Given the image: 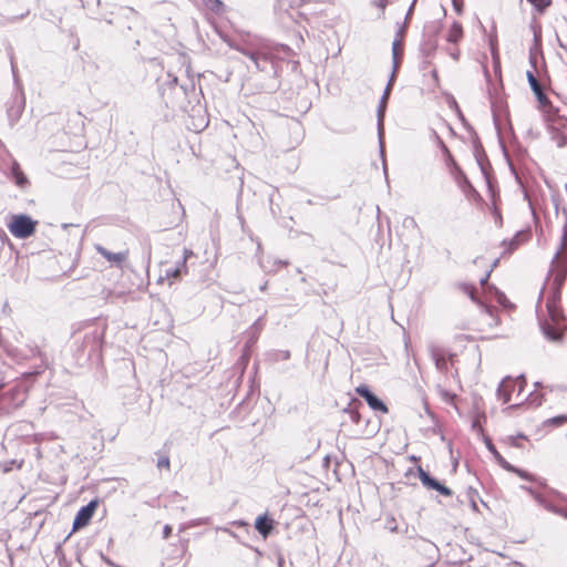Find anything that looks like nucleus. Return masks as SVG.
<instances>
[{
    "label": "nucleus",
    "instance_id": "obj_1",
    "mask_svg": "<svg viewBox=\"0 0 567 567\" xmlns=\"http://www.w3.org/2000/svg\"><path fill=\"white\" fill-rule=\"evenodd\" d=\"M566 279L567 250H556L536 305L540 331L550 342H561L564 339L565 330L561 323L565 321V315L560 307V299Z\"/></svg>",
    "mask_w": 567,
    "mask_h": 567
},
{
    "label": "nucleus",
    "instance_id": "obj_2",
    "mask_svg": "<svg viewBox=\"0 0 567 567\" xmlns=\"http://www.w3.org/2000/svg\"><path fill=\"white\" fill-rule=\"evenodd\" d=\"M103 340L104 333L99 329L85 333L80 346L75 348L76 360L82 363L93 358H99L102 351Z\"/></svg>",
    "mask_w": 567,
    "mask_h": 567
},
{
    "label": "nucleus",
    "instance_id": "obj_3",
    "mask_svg": "<svg viewBox=\"0 0 567 567\" xmlns=\"http://www.w3.org/2000/svg\"><path fill=\"white\" fill-rule=\"evenodd\" d=\"M12 357L18 363H22L29 360L37 361L30 370L22 373L27 378L42 374L48 367L45 355L37 346L27 347L24 349H16L12 352Z\"/></svg>",
    "mask_w": 567,
    "mask_h": 567
},
{
    "label": "nucleus",
    "instance_id": "obj_4",
    "mask_svg": "<svg viewBox=\"0 0 567 567\" xmlns=\"http://www.w3.org/2000/svg\"><path fill=\"white\" fill-rule=\"evenodd\" d=\"M38 221L27 215H13L8 224L10 233L18 238H28L35 231Z\"/></svg>",
    "mask_w": 567,
    "mask_h": 567
},
{
    "label": "nucleus",
    "instance_id": "obj_5",
    "mask_svg": "<svg viewBox=\"0 0 567 567\" xmlns=\"http://www.w3.org/2000/svg\"><path fill=\"white\" fill-rule=\"evenodd\" d=\"M526 385V378L524 374L518 375L516 379L512 377H505L501 383L498 384L496 394L503 403H508L511 401V395L513 392H517L519 395Z\"/></svg>",
    "mask_w": 567,
    "mask_h": 567
},
{
    "label": "nucleus",
    "instance_id": "obj_6",
    "mask_svg": "<svg viewBox=\"0 0 567 567\" xmlns=\"http://www.w3.org/2000/svg\"><path fill=\"white\" fill-rule=\"evenodd\" d=\"M238 51L241 52L244 55L248 56L254 62L256 68L261 71L264 70V68L261 66V62L274 63L276 58L275 48L267 44L258 47L255 51L245 49H238Z\"/></svg>",
    "mask_w": 567,
    "mask_h": 567
},
{
    "label": "nucleus",
    "instance_id": "obj_7",
    "mask_svg": "<svg viewBox=\"0 0 567 567\" xmlns=\"http://www.w3.org/2000/svg\"><path fill=\"white\" fill-rule=\"evenodd\" d=\"M417 477L421 484L426 489L436 491L440 495L445 497H451L453 495V491L447 487L445 484L440 482L437 478L432 476L427 471H425L422 466H417Z\"/></svg>",
    "mask_w": 567,
    "mask_h": 567
},
{
    "label": "nucleus",
    "instance_id": "obj_8",
    "mask_svg": "<svg viewBox=\"0 0 567 567\" xmlns=\"http://www.w3.org/2000/svg\"><path fill=\"white\" fill-rule=\"evenodd\" d=\"M355 393L361 396L369 408L374 412L386 414L389 412L388 405L380 399L367 384H360L355 388Z\"/></svg>",
    "mask_w": 567,
    "mask_h": 567
},
{
    "label": "nucleus",
    "instance_id": "obj_9",
    "mask_svg": "<svg viewBox=\"0 0 567 567\" xmlns=\"http://www.w3.org/2000/svg\"><path fill=\"white\" fill-rule=\"evenodd\" d=\"M549 132L551 140L558 147H564L567 144V120L559 115L549 117Z\"/></svg>",
    "mask_w": 567,
    "mask_h": 567
},
{
    "label": "nucleus",
    "instance_id": "obj_10",
    "mask_svg": "<svg viewBox=\"0 0 567 567\" xmlns=\"http://www.w3.org/2000/svg\"><path fill=\"white\" fill-rule=\"evenodd\" d=\"M546 493L539 499L538 505L544 507L546 511L556 514L558 508L563 506L564 503H567V496L557 489L545 487Z\"/></svg>",
    "mask_w": 567,
    "mask_h": 567
},
{
    "label": "nucleus",
    "instance_id": "obj_11",
    "mask_svg": "<svg viewBox=\"0 0 567 567\" xmlns=\"http://www.w3.org/2000/svg\"><path fill=\"white\" fill-rule=\"evenodd\" d=\"M99 504V498H93L86 505L82 506L75 514L72 530H78L89 525Z\"/></svg>",
    "mask_w": 567,
    "mask_h": 567
},
{
    "label": "nucleus",
    "instance_id": "obj_12",
    "mask_svg": "<svg viewBox=\"0 0 567 567\" xmlns=\"http://www.w3.org/2000/svg\"><path fill=\"white\" fill-rule=\"evenodd\" d=\"M257 261L260 268L266 274L277 272L281 267L287 266L288 261L284 259L276 258L265 250H258L256 254Z\"/></svg>",
    "mask_w": 567,
    "mask_h": 567
},
{
    "label": "nucleus",
    "instance_id": "obj_13",
    "mask_svg": "<svg viewBox=\"0 0 567 567\" xmlns=\"http://www.w3.org/2000/svg\"><path fill=\"white\" fill-rule=\"evenodd\" d=\"M395 231L401 238H414L419 235V227L413 217H404L400 225L395 226Z\"/></svg>",
    "mask_w": 567,
    "mask_h": 567
},
{
    "label": "nucleus",
    "instance_id": "obj_14",
    "mask_svg": "<svg viewBox=\"0 0 567 567\" xmlns=\"http://www.w3.org/2000/svg\"><path fill=\"white\" fill-rule=\"evenodd\" d=\"M480 262H485L486 270L483 274V276L480 278V285L482 287H485L488 285V279L491 277V274L493 270L497 267L499 262V257H486V256H478L473 260L474 265H477Z\"/></svg>",
    "mask_w": 567,
    "mask_h": 567
},
{
    "label": "nucleus",
    "instance_id": "obj_15",
    "mask_svg": "<svg viewBox=\"0 0 567 567\" xmlns=\"http://www.w3.org/2000/svg\"><path fill=\"white\" fill-rule=\"evenodd\" d=\"M275 524V519L268 513H264L256 518L255 528L266 539L272 533Z\"/></svg>",
    "mask_w": 567,
    "mask_h": 567
},
{
    "label": "nucleus",
    "instance_id": "obj_16",
    "mask_svg": "<svg viewBox=\"0 0 567 567\" xmlns=\"http://www.w3.org/2000/svg\"><path fill=\"white\" fill-rule=\"evenodd\" d=\"M192 258H198V254H195L194 250H183V260L181 264L176 266H172L165 269V274L167 277H179L181 274L186 269V264L192 260Z\"/></svg>",
    "mask_w": 567,
    "mask_h": 567
},
{
    "label": "nucleus",
    "instance_id": "obj_17",
    "mask_svg": "<svg viewBox=\"0 0 567 567\" xmlns=\"http://www.w3.org/2000/svg\"><path fill=\"white\" fill-rule=\"evenodd\" d=\"M527 79H528V82H529V85L533 90V92L535 93L538 102L545 106L547 104H549V99L547 97V95L544 93L543 89H542V85L539 83V81L536 79V76L534 75L533 72L528 71L527 72Z\"/></svg>",
    "mask_w": 567,
    "mask_h": 567
},
{
    "label": "nucleus",
    "instance_id": "obj_18",
    "mask_svg": "<svg viewBox=\"0 0 567 567\" xmlns=\"http://www.w3.org/2000/svg\"><path fill=\"white\" fill-rule=\"evenodd\" d=\"M107 261L113 265L124 268V262L126 261L128 250H120L117 252H113L112 250H97Z\"/></svg>",
    "mask_w": 567,
    "mask_h": 567
},
{
    "label": "nucleus",
    "instance_id": "obj_19",
    "mask_svg": "<svg viewBox=\"0 0 567 567\" xmlns=\"http://www.w3.org/2000/svg\"><path fill=\"white\" fill-rule=\"evenodd\" d=\"M505 471L507 472H511V473H514L516 475H518L520 478L525 480V481H528V482H533V483H536L538 484L539 486L542 487H546V481L539 476H536L520 467H517L513 464H511V467L509 468H506Z\"/></svg>",
    "mask_w": 567,
    "mask_h": 567
},
{
    "label": "nucleus",
    "instance_id": "obj_20",
    "mask_svg": "<svg viewBox=\"0 0 567 567\" xmlns=\"http://www.w3.org/2000/svg\"><path fill=\"white\" fill-rule=\"evenodd\" d=\"M362 408V402L359 399L352 398L348 403L347 408L343 409V413L348 414L350 420L354 424H360L361 414L359 409Z\"/></svg>",
    "mask_w": 567,
    "mask_h": 567
},
{
    "label": "nucleus",
    "instance_id": "obj_21",
    "mask_svg": "<svg viewBox=\"0 0 567 567\" xmlns=\"http://www.w3.org/2000/svg\"><path fill=\"white\" fill-rule=\"evenodd\" d=\"M444 152L446 153V163L451 169L452 175L454 176L457 184L462 185L466 182L465 175L454 161L453 156L451 155L450 151L446 146H443Z\"/></svg>",
    "mask_w": 567,
    "mask_h": 567
},
{
    "label": "nucleus",
    "instance_id": "obj_22",
    "mask_svg": "<svg viewBox=\"0 0 567 567\" xmlns=\"http://www.w3.org/2000/svg\"><path fill=\"white\" fill-rule=\"evenodd\" d=\"M484 443L488 452L494 456L496 463L503 468H509L511 463L507 462L503 455L497 451L496 446L494 445L493 441L488 436H484Z\"/></svg>",
    "mask_w": 567,
    "mask_h": 567
},
{
    "label": "nucleus",
    "instance_id": "obj_23",
    "mask_svg": "<svg viewBox=\"0 0 567 567\" xmlns=\"http://www.w3.org/2000/svg\"><path fill=\"white\" fill-rule=\"evenodd\" d=\"M464 37V30L458 21H454L446 33V41L453 44L460 43Z\"/></svg>",
    "mask_w": 567,
    "mask_h": 567
},
{
    "label": "nucleus",
    "instance_id": "obj_24",
    "mask_svg": "<svg viewBox=\"0 0 567 567\" xmlns=\"http://www.w3.org/2000/svg\"><path fill=\"white\" fill-rule=\"evenodd\" d=\"M532 236L533 234L530 229L520 230L512 238L509 247L518 248L519 246L527 245L530 241Z\"/></svg>",
    "mask_w": 567,
    "mask_h": 567
},
{
    "label": "nucleus",
    "instance_id": "obj_25",
    "mask_svg": "<svg viewBox=\"0 0 567 567\" xmlns=\"http://www.w3.org/2000/svg\"><path fill=\"white\" fill-rule=\"evenodd\" d=\"M538 14H544L553 4V0H526Z\"/></svg>",
    "mask_w": 567,
    "mask_h": 567
},
{
    "label": "nucleus",
    "instance_id": "obj_26",
    "mask_svg": "<svg viewBox=\"0 0 567 567\" xmlns=\"http://www.w3.org/2000/svg\"><path fill=\"white\" fill-rule=\"evenodd\" d=\"M268 357L272 362H279L289 360L291 354L289 350H272L268 353Z\"/></svg>",
    "mask_w": 567,
    "mask_h": 567
},
{
    "label": "nucleus",
    "instance_id": "obj_27",
    "mask_svg": "<svg viewBox=\"0 0 567 567\" xmlns=\"http://www.w3.org/2000/svg\"><path fill=\"white\" fill-rule=\"evenodd\" d=\"M22 463V461L18 462L17 460L0 462V472L3 474L10 473L14 467L20 468Z\"/></svg>",
    "mask_w": 567,
    "mask_h": 567
},
{
    "label": "nucleus",
    "instance_id": "obj_28",
    "mask_svg": "<svg viewBox=\"0 0 567 567\" xmlns=\"http://www.w3.org/2000/svg\"><path fill=\"white\" fill-rule=\"evenodd\" d=\"M12 175L14 177L17 185L23 187L28 183V179H27L24 173L21 171V168L18 164H14L12 166Z\"/></svg>",
    "mask_w": 567,
    "mask_h": 567
},
{
    "label": "nucleus",
    "instance_id": "obj_29",
    "mask_svg": "<svg viewBox=\"0 0 567 567\" xmlns=\"http://www.w3.org/2000/svg\"><path fill=\"white\" fill-rule=\"evenodd\" d=\"M563 227H561V241L559 248H567V209L561 210Z\"/></svg>",
    "mask_w": 567,
    "mask_h": 567
},
{
    "label": "nucleus",
    "instance_id": "obj_30",
    "mask_svg": "<svg viewBox=\"0 0 567 567\" xmlns=\"http://www.w3.org/2000/svg\"><path fill=\"white\" fill-rule=\"evenodd\" d=\"M567 423V414H559L553 417L547 419L544 424L550 426H561Z\"/></svg>",
    "mask_w": 567,
    "mask_h": 567
},
{
    "label": "nucleus",
    "instance_id": "obj_31",
    "mask_svg": "<svg viewBox=\"0 0 567 567\" xmlns=\"http://www.w3.org/2000/svg\"><path fill=\"white\" fill-rule=\"evenodd\" d=\"M155 454L158 455L156 466L158 468L169 470V466H171L169 457L166 454H161L159 452H156Z\"/></svg>",
    "mask_w": 567,
    "mask_h": 567
},
{
    "label": "nucleus",
    "instance_id": "obj_32",
    "mask_svg": "<svg viewBox=\"0 0 567 567\" xmlns=\"http://www.w3.org/2000/svg\"><path fill=\"white\" fill-rule=\"evenodd\" d=\"M520 488L523 491L527 492L535 499V502L537 504H538L539 499L544 496V493L538 492L537 489H535L532 486L522 485Z\"/></svg>",
    "mask_w": 567,
    "mask_h": 567
},
{
    "label": "nucleus",
    "instance_id": "obj_33",
    "mask_svg": "<svg viewBox=\"0 0 567 567\" xmlns=\"http://www.w3.org/2000/svg\"><path fill=\"white\" fill-rule=\"evenodd\" d=\"M485 420L486 416L484 413L476 415L475 419L472 421V429L483 433L482 422H485Z\"/></svg>",
    "mask_w": 567,
    "mask_h": 567
},
{
    "label": "nucleus",
    "instance_id": "obj_34",
    "mask_svg": "<svg viewBox=\"0 0 567 567\" xmlns=\"http://www.w3.org/2000/svg\"><path fill=\"white\" fill-rule=\"evenodd\" d=\"M461 288L473 301H476V298H475L476 288L473 285L462 284Z\"/></svg>",
    "mask_w": 567,
    "mask_h": 567
},
{
    "label": "nucleus",
    "instance_id": "obj_35",
    "mask_svg": "<svg viewBox=\"0 0 567 567\" xmlns=\"http://www.w3.org/2000/svg\"><path fill=\"white\" fill-rule=\"evenodd\" d=\"M519 440H527V436L523 433H518L517 435L509 436V442L512 446L520 447Z\"/></svg>",
    "mask_w": 567,
    "mask_h": 567
},
{
    "label": "nucleus",
    "instance_id": "obj_36",
    "mask_svg": "<svg viewBox=\"0 0 567 567\" xmlns=\"http://www.w3.org/2000/svg\"><path fill=\"white\" fill-rule=\"evenodd\" d=\"M204 2L214 11H219V9L223 7V2L220 0H204Z\"/></svg>",
    "mask_w": 567,
    "mask_h": 567
},
{
    "label": "nucleus",
    "instance_id": "obj_37",
    "mask_svg": "<svg viewBox=\"0 0 567 567\" xmlns=\"http://www.w3.org/2000/svg\"><path fill=\"white\" fill-rule=\"evenodd\" d=\"M79 255H80V250H75V257L71 259L70 266L69 267L61 266V272L63 275H65L68 271H70L75 266Z\"/></svg>",
    "mask_w": 567,
    "mask_h": 567
},
{
    "label": "nucleus",
    "instance_id": "obj_38",
    "mask_svg": "<svg viewBox=\"0 0 567 567\" xmlns=\"http://www.w3.org/2000/svg\"><path fill=\"white\" fill-rule=\"evenodd\" d=\"M208 251H210V252L213 254V259H212V260L207 259L208 265L205 267V269L213 268V267H214V264L217 261L216 250H207V249H204V250H203V254H204V255H206Z\"/></svg>",
    "mask_w": 567,
    "mask_h": 567
},
{
    "label": "nucleus",
    "instance_id": "obj_39",
    "mask_svg": "<svg viewBox=\"0 0 567 567\" xmlns=\"http://www.w3.org/2000/svg\"><path fill=\"white\" fill-rule=\"evenodd\" d=\"M385 528H388L391 533L398 532V525L395 524V519L393 517L386 519Z\"/></svg>",
    "mask_w": 567,
    "mask_h": 567
},
{
    "label": "nucleus",
    "instance_id": "obj_40",
    "mask_svg": "<svg viewBox=\"0 0 567 567\" xmlns=\"http://www.w3.org/2000/svg\"><path fill=\"white\" fill-rule=\"evenodd\" d=\"M172 532H173V527L171 525L166 524L163 527V538L167 539L172 535Z\"/></svg>",
    "mask_w": 567,
    "mask_h": 567
},
{
    "label": "nucleus",
    "instance_id": "obj_41",
    "mask_svg": "<svg viewBox=\"0 0 567 567\" xmlns=\"http://www.w3.org/2000/svg\"><path fill=\"white\" fill-rule=\"evenodd\" d=\"M70 256H71V254H68V256H66V254H64L63 251L60 250L59 255L55 256L56 262L61 264L64 259H66Z\"/></svg>",
    "mask_w": 567,
    "mask_h": 567
},
{
    "label": "nucleus",
    "instance_id": "obj_42",
    "mask_svg": "<svg viewBox=\"0 0 567 567\" xmlns=\"http://www.w3.org/2000/svg\"><path fill=\"white\" fill-rule=\"evenodd\" d=\"M466 495H467L468 499H472V498H475L478 494H477V491L475 488L468 487L467 492H466Z\"/></svg>",
    "mask_w": 567,
    "mask_h": 567
},
{
    "label": "nucleus",
    "instance_id": "obj_43",
    "mask_svg": "<svg viewBox=\"0 0 567 567\" xmlns=\"http://www.w3.org/2000/svg\"><path fill=\"white\" fill-rule=\"evenodd\" d=\"M208 522V518H198L192 522L190 526H200L203 524H206Z\"/></svg>",
    "mask_w": 567,
    "mask_h": 567
},
{
    "label": "nucleus",
    "instance_id": "obj_44",
    "mask_svg": "<svg viewBox=\"0 0 567 567\" xmlns=\"http://www.w3.org/2000/svg\"><path fill=\"white\" fill-rule=\"evenodd\" d=\"M556 515L567 518V506L559 507L558 512H556Z\"/></svg>",
    "mask_w": 567,
    "mask_h": 567
},
{
    "label": "nucleus",
    "instance_id": "obj_45",
    "mask_svg": "<svg viewBox=\"0 0 567 567\" xmlns=\"http://www.w3.org/2000/svg\"><path fill=\"white\" fill-rule=\"evenodd\" d=\"M484 309L492 317L494 316V313L496 311V309L494 307H492V306H484Z\"/></svg>",
    "mask_w": 567,
    "mask_h": 567
},
{
    "label": "nucleus",
    "instance_id": "obj_46",
    "mask_svg": "<svg viewBox=\"0 0 567 567\" xmlns=\"http://www.w3.org/2000/svg\"><path fill=\"white\" fill-rule=\"evenodd\" d=\"M277 564H278V567H284L285 566V559H284L281 554H278Z\"/></svg>",
    "mask_w": 567,
    "mask_h": 567
},
{
    "label": "nucleus",
    "instance_id": "obj_47",
    "mask_svg": "<svg viewBox=\"0 0 567 567\" xmlns=\"http://www.w3.org/2000/svg\"><path fill=\"white\" fill-rule=\"evenodd\" d=\"M19 252L20 251L18 249L9 250L10 258L12 257V255H14V259L18 260L19 259Z\"/></svg>",
    "mask_w": 567,
    "mask_h": 567
},
{
    "label": "nucleus",
    "instance_id": "obj_48",
    "mask_svg": "<svg viewBox=\"0 0 567 567\" xmlns=\"http://www.w3.org/2000/svg\"><path fill=\"white\" fill-rule=\"evenodd\" d=\"M470 503H471V507L473 511L477 512L478 511V507H477V504H476V501L475 498H472L470 499Z\"/></svg>",
    "mask_w": 567,
    "mask_h": 567
},
{
    "label": "nucleus",
    "instance_id": "obj_49",
    "mask_svg": "<svg viewBox=\"0 0 567 567\" xmlns=\"http://www.w3.org/2000/svg\"><path fill=\"white\" fill-rule=\"evenodd\" d=\"M475 266H476V267H478V268H483V269H484V271L486 270L485 262H480V264H477V265H475Z\"/></svg>",
    "mask_w": 567,
    "mask_h": 567
},
{
    "label": "nucleus",
    "instance_id": "obj_50",
    "mask_svg": "<svg viewBox=\"0 0 567 567\" xmlns=\"http://www.w3.org/2000/svg\"><path fill=\"white\" fill-rule=\"evenodd\" d=\"M267 285H268V282H267V281H266V282H264V284L260 286V288H259V289H260V291H265V290L267 289Z\"/></svg>",
    "mask_w": 567,
    "mask_h": 567
},
{
    "label": "nucleus",
    "instance_id": "obj_51",
    "mask_svg": "<svg viewBox=\"0 0 567 567\" xmlns=\"http://www.w3.org/2000/svg\"><path fill=\"white\" fill-rule=\"evenodd\" d=\"M398 47H399V42H394L393 43V52H394V54H396Z\"/></svg>",
    "mask_w": 567,
    "mask_h": 567
},
{
    "label": "nucleus",
    "instance_id": "obj_52",
    "mask_svg": "<svg viewBox=\"0 0 567 567\" xmlns=\"http://www.w3.org/2000/svg\"><path fill=\"white\" fill-rule=\"evenodd\" d=\"M389 92H390V85L386 87V91H385V94H384V99L388 97Z\"/></svg>",
    "mask_w": 567,
    "mask_h": 567
},
{
    "label": "nucleus",
    "instance_id": "obj_53",
    "mask_svg": "<svg viewBox=\"0 0 567 567\" xmlns=\"http://www.w3.org/2000/svg\"><path fill=\"white\" fill-rule=\"evenodd\" d=\"M533 402H536V405H540L542 404V400H533Z\"/></svg>",
    "mask_w": 567,
    "mask_h": 567
},
{
    "label": "nucleus",
    "instance_id": "obj_54",
    "mask_svg": "<svg viewBox=\"0 0 567 567\" xmlns=\"http://www.w3.org/2000/svg\"><path fill=\"white\" fill-rule=\"evenodd\" d=\"M432 548H436L435 545L433 543H430L429 544Z\"/></svg>",
    "mask_w": 567,
    "mask_h": 567
},
{
    "label": "nucleus",
    "instance_id": "obj_55",
    "mask_svg": "<svg viewBox=\"0 0 567 567\" xmlns=\"http://www.w3.org/2000/svg\"><path fill=\"white\" fill-rule=\"evenodd\" d=\"M22 396H25V394H24V393H22ZM20 401H21V402H23V401H24V398H21V400H20Z\"/></svg>",
    "mask_w": 567,
    "mask_h": 567
},
{
    "label": "nucleus",
    "instance_id": "obj_56",
    "mask_svg": "<svg viewBox=\"0 0 567 567\" xmlns=\"http://www.w3.org/2000/svg\"><path fill=\"white\" fill-rule=\"evenodd\" d=\"M184 529H185V527H184V526H181V527H179V532H183Z\"/></svg>",
    "mask_w": 567,
    "mask_h": 567
},
{
    "label": "nucleus",
    "instance_id": "obj_57",
    "mask_svg": "<svg viewBox=\"0 0 567 567\" xmlns=\"http://www.w3.org/2000/svg\"><path fill=\"white\" fill-rule=\"evenodd\" d=\"M255 551L260 555L261 553L259 551V549L255 548Z\"/></svg>",
    "mask_w": 567,
    "mask_h": 567
}]
</instances>
